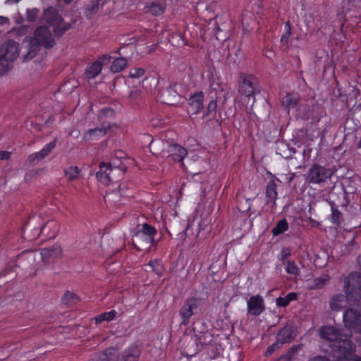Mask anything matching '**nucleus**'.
Instances as JSON below:
<instances>
[{"mask_svg":"<svg viewBox=\"0 0 361 361\" xmlns=\"http://www.w3.org/2000/svg\"><path fill=\"white\" fill-rule=\"evenodd\" d=\"M329 281L328 277H318L314 279V283L317 288H322Z\"/></svg>","mask_w":361,"mask_h":361,"instance_id":"nucleus-47","label":"nucleus"},{"mask_svg":"<svg viewBox=\"0 0 361 361\" xmlns=\"http://www.w3.org/2000/svg\"><path fill=\"white\" fill-rule=\"evenodd\" d=\"M204 93L198 92L190 96L188 100V113L192 114H197L200 113L204 108Z\"/></svg>","mask_w":361,"mask_h":361,"instance_id":"nucleus-19","label":"nucleus"},{"mask_svg":"<svg viewBox=\"0 0 361 361\" xmlns=\"http://www.w3.org/2000/svg\"><path fill=\"white\" fill-rule=\"evenodd\" d=\"M39 13V10L38 8H32L27 10V20L29 22H35L37 18Z\"/></svg>","mask_w":361,"mask_h":361,"instance_id":"nucleus-42","label":"nucleus"},{"mask_svg":"<svg viewBox=\"0 0 361 361\" xmlns=\"http://www.w3.org/2000/svg\"><path fill=\"white\" fill-rule=\"evenodd\" d=\"M127 60L123 57H118L113 61L110 69L113 73L121 71L127 66Z\"/></svg>","mask_w":361,"mask_h":361,"instance_id":"nucleus-29","label":"nucleus"},{"mask_svg":"<svg viewBox=\"0 0 361 361\" xmlns=\"http://www.w3.org/2000/svg\"><path fill=\"white\" fill-rule=\"evenodd\" d=\"M282 346V344L279 341L276 340V341L269 346L267 349V350L264 353V356L268 357L270 356L275 350L281 348Z\"/></svg>","mask_w":361,"mask_h":361,"instance_id":"nucleus-45","label":"nucleus"},{"mask_svg":"<svg viewBox=\"0 0 361 361\" xmlns=\"http://www.w3.org/2000/svg\"><path fill=\"white\" fill-rule=\"evenodd\" d=\"M176 85V83L175 82L159 92V99L160 102L171 106H176L180 103L181 95L175 89Z\"/></svg>","mask_w":361,"mask_h":361,"instance_id":"nucleus-13","label":"nucleus"},{"mask_svg":"<svg viewBox=\"0 0 361 361\" xmlns=\"http://www.w3.org/2000/svg\"><path fill=\"white\" fill-rule=\"evenodd\" d=\"M147 265L150 266L157 275L161 276L163 274L164 267L157 260L150 261Z\"/></svg>","mask_w":361,"mask_h":361,"instance_id":"nucleus-40","label":"nucleus"},{"mask_svg":"<svg viewBox=\"0 0 361 361\" xmlns=\"http://www.w3.org/2000/svg\"><path fill=\"white\" fill-rule=\"evenodd\" d=\"M43 171H44V169L31 170L26 173L25 178L27 179L28 178H35V177L37 176L40 173H42Z\"/></svg>","mask_w":361,"mask_h":361,"instance_id":"nucleus-50","label":"nucleus"},{"mask_svg":"<svg viewBox=\"0 0 361 361\" xmlns=\"http://www.w3.org/2000/svg\"><path fill=\"white\" fill-rule=\"evenodd\" d=\"M110 351V349H106L103 352L95 354L89 361H109L110 357L109 355Z\"/></svg>","mask_w":361,"mask_h":361,"instance_id":"nucleus-37","label":"nucleus"},{"mask_svg":"<svg viewBox=\"0 0 361 361\" xmlns=\"http://www.w3.org/2000/svg\"><path fill=\"white\" fill-rule=\"evenodd\" d=\"M333 171L319 164H314L309 169L307 173L305 175V180L310 184H319L324 183L331 177Z\"/></svg>","mask_w":361,"mask_h":361,"instance_id":"nucleus-8","label":"nucleus"},{"mask_svg":"<svg viewBox=\"0 0 361 361\" xmlns=\"http://www.w3.org/2000/svg\"><path fill=\"white\" fill-rule=\"evenodd\" d=\"M99 171L97 172L96 176L97 180L102 183V180L100 179L99 175L101 174L102 176H106V174H108L109 172V165L106 164L102 162L99 164Z\"/></svg>","mask_w":361,"mask_h":361,"instance_id":"nucleus-44","label":"nucleus"},{"mask_svg":"<svg viewBox=\"0 0 361 361\" xmlns=\"http://www.w3.org/2000/svg\"><path fill=\"white\" fill-rule=\"evenodd\" d=\"M291 360L292 358L284 354L278 359V361H291Z\"/></svg>","mask_w":361,"mask_h":361,"instance_id":"nucleus-57","label":"nucleus"},{"mask_svg":"<svg viewBox=\"0 0 361 361\" xmlns=\"http://www.w3.org/2000/svg\"><path fill=\"white\" fill-rule=\"evenodd\" d=\"M300 109H302L303 111V114H302L303 117L309 118V117L311 116V112H312V110L310 109V106L307 104L301 105L300 106Z\"/></svg>","mask_w":361,"mask_h":361,"instance_id":"nucleus-51","label":"nucleus"},{"mask_svg":"<svg viewBox=\"0 0 361 361\" xmlns=\"http://www.w3.org/2000/svg\"><path fill=\"white\" fill-rule=\"evenodd\" d=\"M25 43H27V51L23 55L22 60L23 62H27L32 60L37 55L41 49V46L37 41L32 39L31 37H26L23 42V44Z\"/></svg>","mask_w":361,"mask_h":361,"instance_id":"nucleus-17","label":"nucleus"},{"mask_svg":"<svg viewBox=\"0 0 361 361\" xmlns=\"http://www.w3.org/2000/svg\"><path fill=\"white\" fill-rule=\"evenodd\" d=\"M295 177V173H292L289 177L286 178V182L290 183Z\"/></svg>","mask_w":361,"mask_h":361,"instance_id":"nucleus-59","label":"nucleus"},{"mask_svg":"<svg viewBox=\"0 0 361 361\" xmlns=\"http://www.w3.org/2000/svg\"><path fill=\"white\" fill-rule=\"evenodd\" d=\"M99 113H100L101 116H104V117L114 116L115 114L114 110L111 107L104 108L100 110Z\"/></svg>","mask_w":361,"mask_h":361,"instance_id":"nucleus-49","label":"nucleus"},{"mask_svg":"<svg viewBox=\"0 0 361 361\" xmlns=\"http://www.w3.org/2000/svg\"><path fill=\"white\" fill-rule=\"evenodd\" d=\"M100 0H91L87 6L85 14L87 18H90L92 15L97 13L99 8Z\"/></svg>","mask_w":361,"mask_h":361,"instance_id":"nucleus-33","label":"nucleus"},{"mask_svg":"<svg viewBox=\"0 0 361 361\" xmlns=\"http://www.w3.org/2000/svg\"><path fill=\"white\" fill-rule=\"evenodd\" d=\"M333 357L340 361L343 357L350 356L356 350L355 344L346 336H341L334 343L329 344Z\"/></svg>","mask_w":361,"mask_h":361,"instance_id":"nucleus-5","label":"nucleus"},{"mask_svg":"<svg viewBox=\"0 0 361 361\" xmlns=\"http://www.w3.org/2000/svg\"><path fill=\"white\" fill-rule=\"evenodd\" d=\"M345 294H335L329 301L331 311L338 312L348 307L343 312L345 327L357 334H361V276L358 271H352L344 279Z\"/></svg>","mask_w":361,"mask_h":361,"instance_id":"nucleus-1","label":"nucleus"},{"mask_svg":"<svg viewBox=\"0 0 361 361\" xmlns=\"http://www.w3.org/2000/svg\"><path fill=\"white\" fill-rule=\"evenodd\" d=\"M296 336L293 327L291 325H286L282 328L276 336V340L281 344L291 342Z\"/></svg>","mask_w":361,"mask_h":361,"instance_id":"nucleus-25","label":"nucleus"},{"mask_svg":"<svg viewBox=\"0 0 361 361\" xmlns=\"http://www.w3.org/2000/svg\"><path fill=\"white\" fill-rule=\"evenodd\" d=\"M20 0H7V2H14V3H18Z\"/></svg>","mask_w":361,"mask_h":361,"instance_id":"nucleus-64","label":"nucleus"},{"mask_svg":"<svg viewBox=\"0 0 361 361\" xmlns=\"http://www.w3.org/2000/svg\"><path fill=\"white\" fill-rule=\"evenodd\" d=\"M20 44L13 39H7L0 46V61H13L19 55Z\"/></svg>","mask_w":361,"mask_h":361,"instance_id":"nucleus-12","label":"nucleus"},{"mask_svg":"<svg viewBox=\"0 0 361 361\" xmlns=\"http://www.w3.org/2000/svg\"><path fill=\"white\" fill-rule=\"evenodd\" d=\"M39 42L41 47L46 49H50L56 45V40L49 27L46 25H40L37 27L31 37Z\"/></svg>","mask_w":361,"mask_h":361,"instance_id":"nucleus-10","label":"nucleus"},{"mask_svg":"<svg viewBox=\"0 0 361 361\" xmlns=\"http://www.w3.org/2000/svg\"><path fill=\"white\" fill-rule=\"evenodd\" d=\"M286 266V271L288 274L298 276L300 274V270L299 268L297 267V265L295 264L293 261L288 260Z\"/></svg>","mask_w":361,"mask_h":361,"instance_id":"nucleus-38","label":"nucleus"},{"mask_svg":"<svg viewBox=\"0 0 361 361\" xmlns=\"http://www.w3.org/2000/svg\"><path fill=\"white\" fill-rule=\"evenodd\" d=\"M279 154H281L283 157H286V158H288V157H289L291 155L290 154H286V153H283V154H282V153H281V152H280Z\"/></svg>","mask_w":361,"mask_h":361,"instance_id":"nucleus-62","label":"nucleus"},{"mask_svg":"<svg viewBox=\"0 0 361 361\" xmlns=\"http://www.w3.org/2000/svg\"><path fill=\"white\" fill-rule=\"evenodd\" d=\"M59 231V223L54 220H49L40 227V231H39V229H35L32 235L30 234L29 226H26L23 230V237L29 241L36 239L40 234H44L49 238H54Z\"/></svg>","mask_w":361,"mask_h":361,"instance_id":"nucleus-6","label":"nucleus"},{"mask_svg":"<svg viewBox=\"0 0 361 361\" xmlns=\"http://www.w3.org/2000/svg\"><path fill=\"white\" fill-rule=\"evenodd\" d=\"M192 329L196 340L195 343H199L202 345H207L212 341V335L209 332L206 322L202 319H197L192 324Z\"/></svg>","mask_w":361,"mask_h":361,"instance_id":"nucleus-11","label":"nucleus"},{"mask_svg":"<svg viewBox=\"0 0 361 361\" xmlns=\"http://www.w3.org/2000/svg\"><path fill=\"white\" fill-rule=\"evenodd\" d=\"M265 310L263 298L260 295L251 296L247 301V314L257 317Z\"/></svg>","mask_w":361,"mask_h":361,"instance_id":"nucleus-16","label":"nucleus"},{"mask_svg":"<svg viewBox=\"0 0 361 361\" xmlns=\"http://www.w3.org/2000/svg\"><path fill=\"white\" fill-rule=\"evenodd\" d=\"M300 102V97L298 93H288L282 99L283 107L288 111L295 107Z\"/></svg>","mask_w":361,"mask_h":361,"instance_id":"nucleus-26","label":"nucleus"},{"mask_svg":"<svg viewBox=\"0 0 361 361\" xmlns=\"http://www.w3.org/2000/svg\"><path fill=\"white\" fill-rule=\"evenodd\" d=\"M202 301V298L196 297H190L185 300L179 311L182 325L186 326L190 323L191 317L197 313V310L201 306Z\"/></svg>","mask_w":361,"mask_h":361,"instance_id":"nucleus-7","label":"nucleus"},{"mask_svg":"<svg viewBox=\"0 0 361 361\" xmlns=\"http://www.w3.org/2000/svg\"><path fill=\"white\" fill-rule=\"evenodd\" d=\"M257 78L252 75H240L239 80V92L250 97L256 92Z\"/></svg>","mask_w":361,"mask_h":361,"instance_id":"nucleus-14","label":"nucleus"},{"mask_svg":"<svg viewBox=\"0 0 361 361\" xmlns=\"http://www.w3.org/2000/svg\"><path fill=\"white\" fill-rule=\"evenodd\" d=\"M286 26L288 27V30L286 32L285 34H283L282 36H281V42L283 44H286L288 42V37H290V30H291V27H290V22L288 21L286 22Z\"/></svg>","mask_w":361,"mask_h":361,"instance_id":"nucleus-48","label":"nucleus"},{"mask_svg":"<svg viewBox=\"0 0 361 361\" xmlns=\"http://www.w3.org/2000/svg\"><path fill=\"white\" fill-rule=\"evenodd\" d=\"M165 7L161 4L152 3L149 7L150 13L154 16H159L164 11Z\"/></svg>","mask_w":361,"mask_h":361,"instance_id":"nucleus-39","label":"nucleus"},{"mask_svg":"<svg viewBox=\"0 0 361 361\" xmlns=\"http://www.w3.org/2000/svg\"><path fill=\"white\" fill-rule=\"evenodd\" d=\"M1 61V67H0V75H3L6 73L8 71L12 69L13 68V62L7 60H3Z\"/></svg>","mask_w":361,"mask_h":361,"instance_id":"nucleus-41","label":"nucleus"},{"mask_svg":"<svg viewBox=\"0 0 361 361\" xmlns=\"http://www.w3.org/2000/svg\"><path fill=\"white\" fill-rule=\"evenodd\" d=\"M360 181L359 176H352L343 178L341 181V190H339L338 192H336V196L341 195L342 199H341L340 204L341 207L346 206L349 202L348 195H354L357 191V183Z\"/></svg>","mask_w":361,"mask_h":361,"instance_id":"nucleus-9","label":"nucleus"},{"mask_svg":"<svg viewBox=\"0 0 361 361\" xmlns=\"http://www.w3.org/2000/svg\"><path fill=\"white\" fill-rule=\"evenodd\" d=\"M297 299L298 293L291 292L287 294L286 296L284 298H278L276 300V303L278 307H285L288 306L291 301L296 300Z\"/></svg>","mask_w":361,"mask_h":361,"instance_id":"nucleus-28","label":"nucleus"},{"mask_svg":"<svg viewBox=\"0 0 361 361\" xmlns=\"http://www.w3.org/2000/svg\"><path fill=\"white\" fill-rule=\"evenodd\" d=\"M62 248L60 244L55 243L53 246L45 247L41 250L40 255L44 262H49L51 259L61 257Z\"/></svg>","mask_w":361,"mask_h":361,"instance_id":"nucleus-22","label":"nucleus"},{"mask_svg":"<svg viewBox=\"0 0 361 361\" xmlns=\"http://www.w3.org/2000/svg\"><path fill=\"white\" fill-rule=\"evenodd\" d=\"M290 255V250L289 248H283L281 251L280 259L284 261Z\"/></svg>","mask_w":361,"mask_h":361,"instance_id":"nucleus-53","label":"nucleus"},{"mask_svg":"<svg viewBox=\"0 0 361 361\" xmlns=\"http://www.w3.org/2000/svg\"><path fill=\"white\" fill-rule=\"evenodd\" d=\"M276 183L274 179L270 180L266 187V197L269 201L275 202L277 198Z\"/></svg>","mask_w":361,"mask_h":361,"instance_id":"nucleus-27","label":"nucleus"},{"mask_svg":"<svg viewBox=\"0 0 361 361\" xmlns=\"http://www.w3.org/2000/svg\"><path fill=\"white\" fill-rule=\"evenodd\" d=\"M109 128V126L107 128L102 127V128H96L94 129H90L84 135V138L86 140H89L91 139L92 136L97 135V136H104L106 134L108 129Z\"/></svg>","mask_w":361,"mask_h":361,"instance_id":"nucleus-31","label":"nucleus"},{"mask_svg":"<svg viewBox=\"0 0 361 361\" xmlns=\"http://www.w3.org/2000/svg\"><path fill=\"white\" fill-rule=\"evenodd\" d=\"M126 170L125 166L112 167L109 164L108 174H106V176H102L100 174L99 178L102 180V183L104 185H109L110 183H116L123 178Z\"/></svg>","mask_w":361,"mask_h":361,"instance_id":"nucleus-15","label":"nucleus"},{"mask_svg":"<svg viewBox=\"0 0 361 361\" xmlns=\"http://www.w3.org/2000/svg\"><path fill=\"white\" fill-rule=\"evenodd\" d=\"M9 23V19L4 16H0V25H5Z\"/></svg>","mask_w":361,"mask_h":361,"instance_id":"nucleus-58","label":"nucleus"},{"mask_svg":"<svg viewBox=\"0 0 361 361\" xmlns=\"http://www.w3.org/2000/svg\"><path fill=\"white\" fill-rule=\"evenodd\" d=\"M157 229L147 224H138L134 229L133 244L138 251H149L151 245L155 242L154 236Z\"/></svg>","mask_w":361,"mask_h":361,"instance_id":"nucleus-3","label":"nucleus"},{"mask_svg":"<svg viewBox=\"0 0 361 361\" xmlns=\"http://www.w3.org/2000/svg\"><path fill=\"white\" fill-rule=\"evenodd\" d=\"M64 173L70 181H73L78 178L79 174L78 167L76 166H70L68 169H64Z\"/></svg>","mask_w":361,"mask_h":361,"instance_id":"nucleus-35","label":"nucleus"},{"mask_svg":"<svg viewBox=\"0 0 361 361\" xmlns=\"http://www.w3.org/2000/svg\"><path fill=\"white\" fill-rule=\"evenodd\" d=\"M28 255L31 256L32 255V252L30 251V250H25V251H23L21 253V256H24V255Z\"/></svg>","mask_w":361,"mask_h":361,"instance_id":"nucleus-60","label":"nucleus"},{"mask_svg":"<svg viewBox=\"0 0 361 361\" xmlns=\"http://www.w3.org/2000/svg\"><path fill=\"white\" fill-rule=\"evenodd\" d=\"M357 148H361V137L357 144Z\"/></svg>","mask_w":361,"mask_h":361,"instance_id":"nucleus-63","label":"nucleus"},{"mask_svg":"<svg viewBox=\"0 0 361 361\" xmlns=\"http://www.w3.org/2000/svg\"><path fill=\"white\" fill-rule=\"evenodd\" d=\"M29 27L28 26H26V25H22L19 30H18V33L20 35H25L27 30H28Z\"/></svg>","mask_w":361,"mask_h":361,"instance_id":"nucleus-56","label":"nucleus"},{"mask_svg":"<svg viewBox=\"0 0 361 361\" xmlns=\"http://www.w3.org/2000/svg\"><path fill=\"white\" fill-rule=\"evenodd\" d=\"M216 100H211L209 103L207 105V111L206 114L203 116V117H209V119L210 120L212 118H214V116L216 115Z\"/></svg>","mask_w":361,"mask_h":361,"instance_id":"nucleus-36","label":"nucleus"},{"mask_svg":"<svg viewBox=\"0 0 361 361\" xmlns=\"http://www.w3.org/2000/svg\"><path fill=\"white\" fill-rule=\"evenodd\" d=\"M141 353V348L138 345L133 344L118 357L116 361H137Z\"/></svg>","mask_w":361,"mask_h":361,"instance_id":"nucleus-24","label":"nucleus"},{"mask_svg":"<svg viewBox=\"0 0 361 361\" xmlns=\"http://www.w3.org/2000/svg\"><path fill=\"white\" fill-rule=\"evenodd\" d=\"M281 147L283 148V149H288L290 150V149L289 148L288 145H287V144H282ZM291 150H293V152H295V149L294 148H292Z\"/></svg>","mask_w":361,"mask_h":361,"instance_id":"nucleus-61","label":"nucleus"},{"mask_svg":"<svg viewBox=\"0 0 361 361\" xmlns=\"http://www.w3.org/2000/svg\"><path fill=\"white\" fill-rule=\"evenodd\" d=\"M116 314L117 312L115 310H111L110 312L102 313L94 317L95 323L97 324H99L104 321L110 322L115 318Z\"/></svg>","mask_w":361,"mask_h":361,"instance_id":"nucleus-34","label":"nucleus"},{"mask_svg":"<svg viewBox=\"0 0 361 361\" xmlns=\"http://www.w3.org/2000/svg\"><path fill=\"white\" fill-rule=\"evenodd\" d=\"M288 229V224L286 219L280 220L275 227L273 228L271 233L273 235L277 236L281 233H283Z\"/></svg>","mask_w":361,"mask_h":361,"instance_id":"nucleus-32","label":"nucleus"},{"mask_svg":"<svg viewBox=\"0 0 361 361\" xmlns=\"http://www.w3.org/2000/svg\"><path fill=\"white\" fill-rule=\"evenodd\" d=\"M302 347H303V345L302 344H299V345H293L292 347H290L288 350L287 351V353H286V355H287L288 356L290 357L291 358H293V357L300 350L302 349Z\"/></svg>","mask_w":361,"mask_h":361,"instance_id":"nucleus-46","label":"nucleus"},{"mask_svg":"<svg viewBox=\"0 0 361 361\" xmlns=\"http://www.w3.org/2000/svg\"><path fill=\"white\" fill-rule=\"evenodd\" d=\"M321 338L329 342V344L334 343L342 336L341 331L333 326H323L319 329Z\"/></svg>","mask_w":361,"mask_h":361,"instance_id":"nucleus-21","label":"nucleus"},{"mask_svg":"<svg viewBox=\"0 0 361 361\" xmlns=\"http://www.w3.org/2000/svg\"><path fill=\"white\" fill-rule=\"evenodd\" d=\"M145 73V70L142 68H133L129 71V77L132 78H139Z\"/></svg>","mask_w":361,"mask_h":361,"instance_id":"nucleus-43","label":"nucleus"},{"mask_svg":"<svg viewBox=\"0 0 361 361\" xmlns=\"http://www.w3.org/2000/svg\"><path fill=\"white\" fill-rule=\"evenodd\" d=\"M11 153L8 151H1L0 152V159L1 160H6L10 158Z\"/></svg>","mask_w":361,"mask_h":361,"instance_id":"nucleus-54","label":"nucleus"},{"mask_svg":"<svg viewBox=\"0 0 361 361\" xmlns=\"http://www.w3.org/2000/svg\"><path fill=\"white\" fill-rule=\"evenodd\" d=\"M111 57L107 55L103 56L97 61L92 63L85 70V75L88 78H94L98 75L105 63L109 62Z\"/></svg>","mask_w":361,"mask_h":361,"instance_id":"nucleus-23","label":"nucleus"},{"mask_svg":"<svg viewBox=\"0 0 361 361\" xmlns=\"http://www.w3.org/2000/svg\"><path fill=\"white\" fill-rule=\"evenodd\" d=\"M350 94H351L353 97H355V98H357L360 94V91L356 87H353V90L351 91V93Z\"/></svg>","mask_w":361,"mask_h":361,"instance_id":"nucleus-55","label":"nucleus"},{"mask_svg":"<svg viewBox=\"0 0 361 361\" xmlns=\"http://www.w3.org/2000/svg\"><path fill=\"white\" fill-rule=\"evenodd\" d=\"M142 91L140 90H132L129 94V98L131 100H137L141 96Z\"/></svg>","mask_w":361,"mask_h":361,"instance_id":"nucleus-52","label":"nucleus"},{"mask_svg":"<svg viewBox=\"0 0 361 361\" xmlns=\"http://www.w3.org/2000/svg\"><path fill=\"white\" fill-rule=\"evenodd\" d=\"M78 301L79 297L76 294L71 293L68 290H67L64 293L63 296L61 298L62 303L68 306L74 305L77 304Z\"/></svg>","mask_w":361,"mask_h":361,"instance_id":"nucleus-30","label":"nucleus"},{"mask_svg":"<svg viewBox=\"0 0 361 361\" xmlns=\"http://www.w3.org/2000/svg\"><path fill=\"white\" fill-rule=\"evenodd\" d=\"M330 195L331 200L329 203L331 208V221L334 224L339 225L342 218V213L338 209V206H341L339 203L341 200L338 198L336 200V192L334 190L331 191Z\"/></svg>","mask_w":361,"mask_h":361,"instance_id":"nucleus-20","label":"nucleus"},{"mask_svg":"<svg viewBox=\"0 0 361 361\" xmlns=\"http://www.w3.org/2000/svg\"><path fill=\"white\" fill-rule=\"evenodd\" d=\"M56 143V139L48 143L44 148L39 152L32 154L28 156L27 161L32 166L37 164L40 160L47 157L55 148Z\"/></svg>","mask_w":361,"mask_h":361,"instance_id":"nucleus-18","label":"nucleus"},{"mask_svg":"<svg viewBox=\"0 0 361 361\" xmlns=\"http://www.w3.org/2000/svg\"><path fill=\"white\" fill-rule=\"evenodd\" d=\"M42 21V23H45L52 27L54 37L57 38L62 37L66 32L73 27V24L75 22L73 20L72 23H65L57 9L53 7L44 10Z\"/></svg>","mask_w":361,"mask_h":361,"instance_id":"nucleus-4","label":"nucleus"},{"mask_svg":"<svg viewBox=\"0 0 361 361\" xmlns=\"http://www.w3.org/2000/svg\"><path fill=\"white\" fill-rule=\"evenodd\" d=\"M149 147L155 151L154 154L165 157L169 163L180 162L181 166H184L183 159L188 154V151L182 146L178 144H170L164 140H158L152 142Z\"/></svg>","mask_w":361,"mask_h":361,"instance_id":"nucleus-2","label":"nucleus"}]
</instances>
